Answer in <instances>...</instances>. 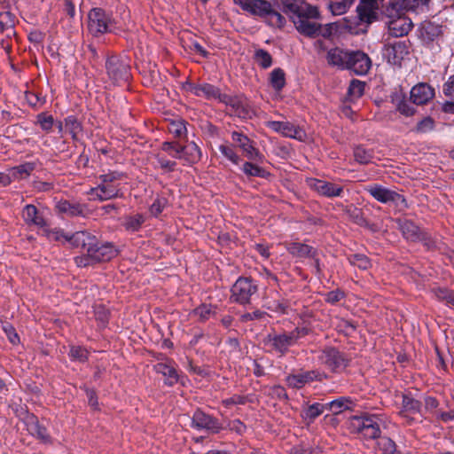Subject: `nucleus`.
Listing matches in <instances>:
<instances>
[{
	"label": "nucleus",
	"mask_w": 454,
	"mask_h": 454,
	"mask_svg": "<svg viewBox=\"0 0 454 454\" xmlns=\"http://www.w3.org/2000/svg\"><path fill=\"white\" fill-rule=\"evenodd\" d=\"M126 177L123 172L109 170L98 176L97 186L90 188L88 195L92 200L105 201L123 196L121 181Z\"/></svg>",
	"instance_id": "f257e3e1"
},
{
	"label": "nucleus",
	"mask_w": 454,
	"mask_h": 454,
	"mask_svg": "<svg viewBox=\"0 0 454 454\" xmlns=\"http://www.w3.org/2000/svg\"><path fill=\"white\" fill-rule=\"evenodd\" d=\"M309 333L307 327H295L290 332H273L269 333L263 340L264 346L271 352L285 356L289 348L294 346L298 340Z\"/></svg>",
	"instance_id": "f03ea898"
},
{
	"label": "nucleus",
	"mask_w": 454,
	"mask_h": 454,
	"mask_svg": "<svg viewBox=\"0 0 454 454\" xmlns=\"http://www.w3.org/2000/svg\"><path fill=\"white\" fill-rule=\"evenodd\" d=\"M116 21L111 12L96 7L92 8L87 16V31L94 38H99L106 34L115 33Z\"/></svg>",
	"instance_id": "7ed1b4c3"
},
{
	"label": "nucleus",
	"mask_w": 454,
	"mask_h": 454,
	"mask_svg": "<svg viewBox=\"0 0 454 454\" xmlns=\"http://www.w3.org/2000/svg\"><path fill=\"white\" fill-rule=\"evenodd\" d=\"M244 11L262 18L269 26L273 27L280 28L286 24L285 17L275 11L271 4L266 0H250Z\"/></svg>",
	"instance_id": "20e7f679"
},
{
	"label": "nucleus",
	"mask_w": 454,
	"mask_h": 454,
	"mask_svg": "<svg viewBox=\"0 0 454 454\" xmlns=\"http://www.w3.org/2000/svg\"><path fill=\"white\" fill-rule=\"evenodd\" d=\"M349 428L367 439H375L380 434L379 419L375 415L352 417L349 420Z\"/></svg>",
	"instance_id": "39448f33"
},
{
	"label": "nucleus",
	"mask_w": 454,
	"mask_h": 454,
	"mask_svg": "<svg viewBox=\"0 0 454 454\" xmlns=\"http://www.w3.org/2000/svg\"><path fill=\"white\" fill-rule=\"evenodd\" d=\"M231 299L241 305L250 303L252 296L256 294L258 286L254 280L250 278H239L231 287Z\"/></svg>",
	"instance_id": "423d86ee"
},
{
	"label": "nucleus",
	"mask_w": 454,
	"mask_h": 454,
	"mask_svg": "<svg viewBox=\"0 0 454 454\" xmlns=\"http://www.w3.org/2000/svg\"><path fill=\"white\" fill-rule=\"evenodd\" d=\"M191 427L198 431H204L208 434H218L223 429V427L218 419L200 409H197L193 412Z\"/></svg>",
	"instance_id": "0eeeda50"
},
{
	"label": "nucleus",
	"mask_w": 454,
	"mask_h": 454,
	"mask_svg": "<svg viewBox=\"0 0 454 454\" xmlns=\"http://www.w3.org/2000/svg\"><path fill=\"white\" fill-rule=\"evenodd\" d=\"M106 69L114 84L126 82L129 79V65L124 59L116 56H112L106 59Z\"/></svg>",
	"instance_id": "6e6552de"
},
{
	"label": "nucleus",
	"mask_w": 454,
	"mask_h": 454,
	"mask_svg": "<svg viewBox=\"0 0 454 454\" xmlns=\"http://www.w3.org/2000/svg\"><path fill=\"white\" fill-rule=\"evenodd\" d=\"M318 360L333 372H340L344 371L348 364V359L346 356L334 348H326L322 350Z\"/></svg>",
	"instance_id": "1a4fd4ad"
},
{
	"label": "nucleus",
	"mask_w": 454,
	"mask_h": 454,
	"mask_svg": "<svg viewBox=\"0 0 454 454\" xmlns=\"http://www.w3.org/2000/svg\"><path fill=\"white\" fill-rule=\"evenodd\" d=\"M327 375L317 370L301 372L296 374H290L286 378V385L292 388H301L305 385L315 380L322 381L326 379Z\"/></svg>",
	"instance_id": "9d476101"
},
{
	"label": "nucleus",
	"mask_w": 454,
	"mask_h": 454,
	"mask_svg": "<svg viewBox=\"0 0 454 454\" xmlns=\"http://www.w3.org/2000/svg\"><path fill=\"white\" fill-rule=\"evenodd\" d=\"M231 139L243 151L248 160L258 162L263 161L264 156L254 146L253 142L247 136L238 131H233L231 133Z\"/></svg>",
	"instance_id": "9b49d317"
},
{
	"label": "nucleus",
	"mask_w": 454,
	"mask_h": 454,
	"mask_svg": "<svg viewBox=\"0 0 454 454\" xmlns=\"http://www.w3.org/2000/svg\"><path fill=\"white\" fill-rule=\"evenodd\" d=\"M366 191L376 200L381 203L394 202L397 206L400 204H405V199L403 195L397 193L395 191L383 187L382 185L372 184L368 186Z\"/></svg>",
	"instance_id": "f8f14e48"
},
{
	"label": "nucleus",
	"mask_w": 454,
	"mask_h": 454,
	"mask_svg": "<svg viewBox=\"0 0 454 454\" xmlns=\"http://www.w3.org/2000/svg\"><path fill=\"white\" fill-rule=\"evenodd\" d=\"M308 185L319 195L326 198L341 197L343 187L322 179L310 178Z\"/></svg>",
	"instance_id": "ddd939ff"
},
{
	"label": "nucleus",
	"mask_w": 454,
	"mask_h": 454,
	"mask_svg": "<svg viewBox=\"0 0 454 454\" xmlns=\"http://www.w3.org/2000/svg\"><path fill=\"white\" fill-rule=\"evenodd\" d=\"M371 65L372 62L367 54L360 51H350L347 69L358 75H363L367 74Z\"/></svg>",
	"instance_id": "4468645a"
},
{
	"label": "nucleus",
	"mask_w": 454,
	"mask_h": 454,
	"mask_svg": "<svg viewBox=\"0 0 454 454\" xmlns=\"http://www.w3.org/2000/svg\"><path fill=\"white\" fill-rule=\"evenodd\" d=\"M286 12L292 14L291 19L298 18L301 15L308 14L311 17H317L318 11L316 7L310 6L302 0H285L283 2Z\"/></svg>",
	"instance_id": "2eb2a0df"
},
{
	"label": "nucleus",
	"mask_w": 454,
	"mask_h": 454,
	"mask_svg": "<svg viewBox=\"0 0 454 454\" xmlns=\"http://www.w3.org/2000/svg\"><path fill=\"white\" fill-rule=\"evenodd\" d=\"M88 253L90 256H92V260H94L96 263L110 261L118 254V250L111 243H105L98 246L97 240L94 243L92 248L88 250Z\"/></svg>",
	"instance_id": "dca6fc26"
},
{
	"label": "nucleus",
	"mask_w": 454,
	"mask_h": 454,
	"mask_svg": "<svg viewBox=\"0 0 454 454\" xmlns=\"http://www.w3.org/2000/svg\"><path fill=\"white\" fill-rule=\"evenodd\" d=\"M311 18L308 14L301 15L298 18H294V24L301 34L314 37L320 33L321 27L316 21L311 20Z\"/></svg>",
	"instance_id": "f3484780"
},
{
	"label": "nucleus",
	"mask_w": 454,
	"mask_h": 454,
	"mask_svg": "<svg viewBox=\"0 0 454 454\" xmlns=\"http://www.w3.org/2000/svg\"><path fill=\"white\" fill-rule=\"evenodd\" d=\"M189 90L197 97H203L207 99H219L225 101L226 95H222L220 90L209 83L189 84Z\"/></svg>",
	"instance_id": "a211bd4d"
},
{
	"label": "nucleus",
	"mask_w": 454,
	"mask_h": 454,
	"mask_svg": "<svg viewBox=\"0 0 454 454\" xmlns=\"http://www.w3.org/2000/svg\"><path fill=\"white\" fill-rule=\"evenodd\" d=\"M21 216L29 226H35L40 229L46 227L47 221L35 205H26L22 209Z\"/></svg>",
	"instance_id": "6ab92c4d"
},
{
	"label": "nucleus",
	"mask_w": 454,
	"mask_h": 454,
	"mask_svg": "<svg viewBox=\"0 0 454 454\" xmlns=\"http://www.w3.org/2000/svg\"><path fill=\"white\" fill-rule=\"evenodd\" d=\"M349 54L350 51L334 47L327 51L325 58L329 66L337 67L339 69H347Z\"/></svg>",
	"instance_id": "aec40b11"
},
{
	"label": "nucleus",
	"mask_w": 454,
	"mask_h": 454,
	"mask_svg": "<svg viewBox=\"0 0 454 454\" xmlns=\"http://www.w3.org/2000/svg\"><path fill=\"white\" fill-rule=\"evenodd\" d=\"M421 402L416 400L411 395H403L402 409L399 411V415L405 419L408 423H411L413 419L411 418V414L420 413L421 411Z\"/></svg>",
	"instance_id": "412c9836"
},
{
	"label": "nucleus",
	"mask_w": 454,
	"mask_h": 454,
	"mask_svg": "<svg viewBox=\"0 0 454 454\" xmlns=\"http://www.w3.org/2000/svg\"><path fill=\"white\" fill-rule=\"evenodd\" d=\"M434 96V90L427 83H419L411 90V99L416 105L427 104Z\"/></svg>",
	"instance_id": "4be33fe9"
},
{
	"label": "nucleus",
	"mask_w": 454,
	"mask_h": 454,
	"mask_svg": "<svg viewBox=\"0 0 454 454\" xmlns=\"http://www.w3.org/2000/svg\"><path fill=\"white\" fill-rule=\"evenodd\" d=\"M96 241L97 238L87 231H77L67 237V242H69L74 247L81 248L86 253H88L90 248H92Z\"/></svg>",
	"instance_id": "5701e85b"
},
{
	"label": "nucleus",
	"mask_w": 454,
	"mask_h": 454,
	"mask_svg": "<svg viewBox=\"0 0 454 454\" xmlns=\"http://www.w3.org/2000/svg\"><path fill=\"white\" fill-rule=\"evenodd\" d=\"M267 127L287 137H301L302 131L289 121H270L267 122Z\"/></svg>",
	"instance_id": "b1692460"
},
{
	"label": "nucleus",
	"mask_w": 454,
	"mask_h": 454,
	"mask_svg": "<svg viewBox=\"0 0 454 454\" xmlns=\"http://www.w3.org/2000/svg\"><path fill=\"white\" fill-rule=\"evenodd\" d=\"M223 102L230 106L233 113L239 118H250L253 114V111L246 98L226 96L225 101Z\"/></svg>",
	"instance_id": "393cba45"
},
{
	"label": "nucleus",
	"mask_w": 454,
	"mask_h": 454,
	"mask_svg": "<svg viewBox=\"0 0 454 454\" xmlns=\"http://www.w3.org/2000/svg\"><path fill=\"white\" fill-rule=\"evenodd\" d=\"M154 370L165 378V383L168 386H173L178 381V372L172 361L160 362L154 365Z\"/></svg>",
	"instance_id": "a878e982"
},
{
	"label": "nucleus",
	"mask_w": 454,
	"mask_h": 454,
	"mask_svg": "<svg viewBox=\"0 0 454 454\" xmlns=\"http://www.w3.org/2000/svg\"><path fill=\"white\" fill-rule=\"evenodd\" d=\"M285 247L293 256L297 257L299 259H315L317 255V250L307 244L299 242H286Z\"/></svg>",
	"instance_id": "bb28decb"
},
{
	"label": "nucleus",
	"mask_w": 454,
	"mask_h": 454,
	"mask_svg": "<svg viewBox=\"0 0 454 454\" xmlns=\"http://www.w3.org/2000/svg\"><path fill=\"white\" fill-rule=\"evenodd\" d=\"M412 28V22L409 18L398 17L389 22L388 29L391 35L401 37L407 35Z\"/></svg>",
	"instance_id": "cd10ccee"
},
{
	"label": "nucleus",
	"mask_w": 454,
	"mask_h": 454,
	"mask_svg": "<svg viewBox=\"0 0 454 454\" xmlns=\"http://www.w3.org/2000/svg\"><path fill=\"white\" fill-rule=\"evenodd\" d=\"M35 168V164L34 162H25L8 169V173H5V176L10 178L11 184L14 180L25 179L28 177L34 171Z\"/></svg>",
	"instance_id": "c85d7f7f"
},
{
	"label": "nucleus",
	"mask_w": 454,
	"mask_h": 454,
	"mask_svg": "<svg viewBox=\"0 0 454 454\" xmlns=\"http://www.w3.org/2000/svg\"><path fill=\"white\" fill-rule=\"evenodd\" d=\"M201 158V151L194 142H190L186 145H182L181 160L187 164L198 162Z\"/></svg>",
	"instance_id": "c756f323"
},
{
	"label": "nucleus",
	"mask_w": 454,
	"mask_h": 454,
	"mask_svg": "<svg viewBox=\"0 0 454 454\" xmlns=\"http://www.w3.org/2000/svg\"><path fill=\"white\" fill-rule=\"evenodd\" d=\"M325 404L315 403L302 409L301 415L302 419L309 423L313 422L325 411Z\"/></svg>",
	"instance_id": "7c9ffc66"
},
{
	"label": "nucleus",
	"mask_w": 454,
	"mask_h": 454,
	"mask_svg": "<svg viewBox=\"0 0 454 454\" xmlns=\"http://www.w3.org/2000/svg\"><path fill=\"white\" fill-rule=\"evenodd\" d=\"M353 156L357 163L367 165L373 161L374 151L366 149L363 145H356L353 149Z\"/></svg>",
	"instance_id": "2f4dec72"
},
{
	"label": "nucleus",
	"mask_w": 454,
	"mask_h": 454,
	"mask_svg": "<svg viewBox=\"0 0 454 454\" xmlns=\"http://www.w3.org/2000/svg\"><path fill=\"white\" fill-rule=\"evenodd\" d=\"M59 213L66 214L70 216L81 215L83 213V207L79 203H71L67 200H61L56 206Z\"/></svg>",
	"instance_id": "473e14b6"
},
{
	"label": "nucleus",
	"mask_w": 454,
	"mask_h": 454,
	"mask_svg": "<svg viewBox=\"0 0 454 454\" xmlns=\"http://www.w3.org/2000/svg\"><path fill=\"white\" fill-rule=\"evenodd\" d=\"M215 308L211 304H200L197 308H195L192 312L191 316L193 317H197L199 321L205 322L208 320L211 317L215 316Z\"/></svg>",
	"instance_id": "72a5a7b5"
},
{
	"label": "nucleus",
	"mask_w": 454,
	"mask_h": 454,
	"mask_svg": "<svg viewBox=\"0 0 454 454\" xmlns=\"http://www.w3.org/2000/svg\"><path fill=\"white\" fill-rule=\"evenodd\" d=\"M241 169L247 177L258 176L267 178L270 176L267 170L250 161L244 162Z\"/></svg>",
	"instance_id": "f704fd0d"
},
{
	"label": "nucleus",
	"mask_w": 454,
	"mask_h": 454,
	"mask_svg": "<svg viewBox=\"0 0 454 454\" xmlns=\"http://www.w3.org/2000/svg\"><path fill=\"white\" fill-rule=\"evenodd\" d=\"M27 430L31 434L35 435L44 442L49 438L45 427L41 426L37 419L34 416L28 418Z\"/></svg>",
	"instance_id": "c9c22d12"
},
{
	"label": "nucleus",
	"mask_w": 454,
	"mask_h": 454,
	"mask_svg": "<svg viewBox=\"0 0 454 454\" xmlns=\"http://www.w3.org/2000/svg\"><path fill=\"white\" fill-rule=\"evenodd\" d=\"M377 8L378 6H372L361 2L356 8L359 20L363 22L371 23L374 18L375 10Z\"/></svg>",
	"instance_id": "e433bc0d"
},
{
	"label": "nucleus",
	"mask_w": 454,
	"mask_h": 454,
	"mask_svg": "<svg viewBox=\"0 0 454 454\" xmlns=\"http://www.w3.org/2000/svg\"><path fill=\"white\" fill-rule=\"evenodd\" d=\"M145 221V217L142 214H136L126 216L123 225L128 231H137Z\"/></svg>",
	"instance_id": "4c0bfd02"
},
{
	"label": "nucleus",
	"mask_w": 454,
	"mask_h": 454,
	"mask_svg": "<svg viewBox=\"0 0 454 454\" xmlns=\"http://www.w3.org/2000/svg\"><path fill=\"white\" fill-rule=\"evenodd\" d=\"M352 403L351 400L347 397H340L332 402L326 403L325 409L331 411L332 412L338 414L349 408V405Z\"/></svg>",
	"instance_id": "58836bf2"
},
{
	"label": "nucleus",
	"mask_w": 454,
	"mask_h": 454,
	"mask_svg": "<svg viewBox=\"0 0 454 454\" xmlns=\"http://www.w3.org/2000/svg\"><path fill=\"white\" fill-rule=\"evenodd\" d=\"M270 82L272 88L280 91L286 85V74L281 68H275L270 75Z\"/></svg>",
	"instance_id": "ea45409f"
},
{
	"label": "nucleus",
	"mask_w": 454,
	"mask_h": 454,
	"mask_svg": "<svg viewBox=\"0 0 454 454\" xmlns=\"http://www.w3.org/2000/svg\"><path fill=\"white\" fill-rule=\"evenodd\" d=\"M428 3L429 0H400L395 5L403 10L418 12Z\"/></svg>",
	"instance_id": "a19ab883"
},
{
	"label": "nucleus",
	"mask_w": 454,
	"mask_h": 454,
	"mask_svg": "<svg viewBox=\"0 0 454 454\" xmlns=\"http://www.w3.org/2000/svg\"><path fill=\"white\" fill-rule=\"evenodd\" d=\"M432 293L437 300L445 301L449 306H454V291L443 287H436L432 289Z\"/></svg>",
	"instance_id": "79ce46f5"
},
{
	"label": "nucleus",
	"mask_w": 454,
	"mask_h": 454,
	"mask_svg": "<svg viewBox=\"0 0 454 454\" xmlns=\"http://www.w3.org/2000/svg\"><path fill=\"white\" fill-rule=\"evenodd\" d=\"M254 59L255 62L262 68H269L272 65V57L271 55L263 49H258L254 51Z\"/></svg>",
	"instance_id": "37998d69"
},
{
	"label": "nucleus",
	"mask_w": 454,
	"mask_h": 454,
	"mask_svg": "<svg viewBox=\"0 0 454 454\" xmlns=\"http://www.w3.org/2000/svg\"><path fill=\"white\" fill-rule=\"evenodd\" d=\"M16 23V17L10 11L0 12V32L12 29Z\"/></svg>",
	"instance_id": "c03bdc74"
},
{
	"label": "nucleus",
	"mask_w": 454,
	"mask_h": 454,
	"mask_svg": "<svg viewBox=\"0 0 454 454\" xmlns=\"http://www.w3.org/2000/svg\"><path fill=\"white\" fill-rule=\"evenodd\" d=\"M355 0H341L338 2L329 3L328 9L333 15H341L347 12Z\"/></svg>",
	"instance_id": "a18cd8bd"
},
{
	"label": "nucleus",
	"mask_w": 454,
	"mask_h": 454,
	"mask_svg": "<svg viewBox=\"0 0 454 454\" xmlns=\"http://www.w3.org/2000/svg\"><path fill=\"white\" fill-rule=\"evenodd\" d=\"M65 129L74 139H76L82 131V125L76 117L71 115L65 119Z\"/></svg>",
	"instance_id": "49530a36"
},
{
	"label": "nucleus",
	"mask_w": 454,
	"mask_h": 454,
	"mask_svg": "<svg viewBox=\"0 0 454 454\" xmlns=\"http://www.w3.org/2000/svg\"><path fill=\"white\" fill-rule=\"evenodd\" d=\"M348 260L351 265L358 267L361 270H367L371 267V262L364 254H350Z\"/></svg>",
	"instance_id": "de8ad7c7"
},
{
	"label": "nucleus",
	"mask_w": 454,
	"mask_h": 454,
	"mask_svg": "<svg viewBox=\"0 0 454 454\" xmlns=\"http://www.w3.org/2000/svg\"><path fill=\"white\" fill-rule=\"evenodd\" d=\"M378 445L383 454H401L400 451L397 450L395 442L388 437L380 438L378 442Z\"/></svg>",
	"instance_id": "09e8293b"
},
{
	"label": "nucleus",
	"mask_w": 454,
	"mask_h": 454,
	"mask_svg": "<svg viewBox=\"0 0 454 454\" xmlns=\"http://www.w3.org/2000/svg\"><path fill=\"white\" fill-rule=\"evenodd\" d=\"M168 206V200L164 197H157L149 207L152 216L158 217Z\"/></svg>",
	"instance_id": "8fccbe9b"
},
{
	"label": "nucleus",
	"mask_w": 454,
	"mask_h": 454,
	"mask_svg": "<svg viewBox=\"0 0 454 454\" xmlns=\"http://www.w3.org/2000/svg\"><path fill=\"white\" fill-rule=\"evenodd\" d=\"M162 151L169 156L181 160L182 145L176 142H164L161 146Z\"/></svg>",
	"instance_id": "3c124183"
},
{
	"label": "nucleus",
	"mask_w": 454,
	"mask_h": 454,
	"mask_svg": "<svg viewBox=\"0 0 454 454\" xmlns=\"http://www.w3.org/2000/svg\"><path fill=\"white\" fill-rule=\"evenodd\" d=\"M42 231L50 240L67 241V237L70 236L64 233V231L60 229H50L47 224L46 227L42 229Z\"/></svg>",
	"instance_id": "603ef678"
},
{
	"label": "nucleus",
	"mask_w": 454,
	"mask_h": 454,
	"mask_svg": "<svg viewBox=\"0 0 454 454\" xmlns=\"http://www.w3.org/2000/svg\"><path fill=\"white\" fill-rule=\"evenodd\" d=\"M25 99L27 104L34 107L39 108L45 103V98L40 93L27 90L25 92Z\"/></svg>",
	"instance_id": "864d4df0"
},
{
	"label": "nucleus",
	"mask_w": 454,
	"mask_h": 454,
	"mask_svg": "<svg viewBox=\"0 0 454 454\" xmlns=\"http://www.w3.org/2000/svg\"><path fill=\"white\" fill-rule=\"evenodd\" d=\"M219 151L221 152V153L226 158L228 159L230 161H231L233 164L235 165H238L239 164L241 159L240 157L237 154V153L235 152V150L232 148L231 145H219Z\"/></svg>",
	"instance_id": "5fc2aeb1"
},
{
	"label": "nucleus",
	"mask_w": 454,
	"mask_h": 454,
	"mask_svg": "<svg viewBox=\"0 0 454 454\" xmlns=\"http://www.w3.org/2000/svg\"><path fill=\"white\" fill-rule=\"evenodd\" d=\"M168 131L176 137H181L186 134V126L184 121H172L168 124Z\"/></svg>",
	"instance_id": "6e6d98bb"
},
{
	"label": "nucleus",
	"mask_w": 454,
	"mask_h": 454,
	"mask_svg": "<svg viewBox=\"0 0 454 454\" xmlns=\"http://www.w3.org/2000/svg\"><path fill=\"white\" fill-rule=\"evenodd\" d=\"M434 129V121L433 118L427 116L423 118L417 123L415 131L417 133H427Z\"/></svg>",
	"instance_id": "4d7b16f0"
},
{
	"label": "nucleus",
	"mask_w": 454,
	"mask_h": 454,
	"mask_svg": "<svg viewBox=\"0 0 454 454\" xmlns=\"http://www.w3.org/2000/svg\"><path fill=\"white\" fill-rule=\"evenodd\" d=\"M69 356L72 360L85 362L88 359V351L80 346H72L69 351Z\"/></svg>",
	"instance_id": "13d9d810"
},
{
	"label": "nucleus",
	"mask_w": 454,
	"mask_h": 454,
	"mask_svg": "<svg viewBox=\"0 0 454 454\" xmlns=\"http://www.w3.org/2000/svg\"><path fill=\"white\" fill-rule=\"evenodd\" d=\"M364 91V83L358 80H353L348 87V95L353 98H360Z\"/></svg>",
	"instance_id": "bf43d9fd"
},
{
	"label": "nucleus",
	"mask_w": 454,
	"mask_h": 454,
	"mask_svg": "<svg viewBox=\"0 0 454 454\" xmlns=\"http://www.w3.org/2000/svg\"><path fill=\"white\" fill-rule=\"evenodd\" d=\"M402 231L406 239L414 240L418 238V228L411 223H404L402 225Z\"/></svg>",
	"instance_id": "052dcab7"
},
{
	"label": "nucleus",
	"mask_w": 454,
	"mask_h": 454,
	"mask_svg": "<svg viewBox=\"0 0 454 454\" xmlns=\"http://www.w3.org/2000/svg\"><path fill=\"white\" fill-rule=\"evenodd\" d=\"M344 296L345 294L341 290L336 289L326 293L325 294V300L328 303L335 304L341 301L344 298Z\"/></svg>",
	"instance_id": "680f3d73"
},
{
	"label": "nucleus",
	"mask_w": 454,
	"mask_h": 454,
	"mask_svg": "<svg viewBox=\"0 0 454 454\" xmlns=\"http://www.w3.org/2000/svg\"><path fill=\"white\" fill-rule=\"evenodd\" d=\"M156 160H157V164L163 170L169 171V172L175 170V168L176 166V161L169 160L166 157H164L160 154L157 155Z\"/></svg>",
	"instance_id": "e2e57ef3"
},
{
	"label": "nucleus",
	"mask_w": 454,
	"mask_h": 454,
	"mask_svg": "<svg viewBox=\"0 0 454 454\" xmlns=\"http://www.w3.org/2000/svg\"><path fill=\"white\" fill-rule=\"evenodd\" d=\"M442 92L445 97L454 101V74L443 84Z\"/></svg>",
	"instance_id": "0e129e2a"
},
{
	"label": "nucleus",
	"mask_w": 454,
	"mask_h": 454,
	"mask_svg": "<svg viewBox=\"0 0 454 454\" xmlns=\"http://www.w3.org/2000/svg\"><path fill=\"white\" fill-rule=\"evenodd\" d=\"M397 110L405 116H411L415 114V108L405 100L398 103Z\"/></svg>",
	"instance_id": "69168bd1"
},
{
	"label": "nucleus",
	"mask_w": 454,
	"mask_h": 454,
	"mask_svg": "<svg viewBox=\"0 0 454 454\" xmlns=\"http://www.w3.org/2000/svg\"><path fill=\"white\" fill-rule=\"evenodd\" d=\"M38 122L40 123L41 128L43 130H50L52 128L53 125V118L52 116L49 115L46 116L43 114L38 115Z\"/></svg>",
	"instance_id": "338daca9"
},
{
	"label": "nucleus",
	"mask_w": 454,
	"mask_h": 454,
	"mask_svg": "<svg viewBox=\"0 0 454 454\" xmlns=\"http://www.w3.org/2000/svg\"><path fill=\"white\" fill-rule=\"evenodd\" d=\"M246 403V397L239 395H235L231 397L226 398L223 400V404L225 407H230L231 405H237V404H245Z\"/></svg>",
	"instance_id": "774afa93"
}]
</instances>
